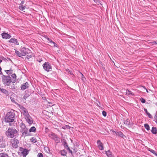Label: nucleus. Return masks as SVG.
Returning <instances> with one entry per match:
<instances>
[{"label": "nucleus", "mask_w": 157, "mask_h": 157, "mask_svg": "<svg viewBox=\"0 0 157 157\" xmlns=\"http://www.w3.org/2000/svg\"><path fill=\"white\" fill-rule=\"evenodd\" d=\"M133 95L134 94L131 91L128 90V95Z\"/></svg>", "instance_id": "nucleus-39"}, {"label": "nucleus", "mask_w": 157, "mask_h": 157, "mask_svg": "<svg viewBox=\"0 0 157 157\" xmlns=\"http://www.w3.org/2000/svg\"><path fill=\"white\" fill-rule=\"evenodd\" d=\"M5 71L8 75H12L13 73V70H5Z\"/></svg>", "instance_id": "nucleus-26"}, {"label": "nucleus", "mask_w": 157, "mask_h": 157, "mask_svg": "<svg viewBox=\"0 0 157 157\" xmlns=\"http://www.w3.org/2000/svg\"><path fill=\"white\" fill-rule=\"evenodd\" d=\"M0 91L3 94H4L5 96L7 97L8 96H9V92L8 90H7L4 89L3 88H2L1 89H0Z\"/></svg>", "instance_id": "nucleus-16"}, {"label": "nucleus", "mask_w": 157, "mask_h": 157, "mask_svg": "<svg viewBox=\"0 0 157 157\" xmlns=\"http://www.w3.org/2000/svg\"><path fill=\"white\" fill-rule=\"evenodd\" d=\"M143 88H144V89H146V92H147V93H149V92L148 91V90L146 89V87L144 86H143Z\"/></svg>", "instance_id": "nucleus-47"}, {"label": "nucleus", "mask_w": 157, "mask_h": 157, "mask_svg": "<svg viewBox=\"0 0 157 157\" xmlns=\"http://www.w3.org/2000/svg\"><path fill=\"white\" fill-rule=\"evenodd\" d=\"M10 99H11V101H12V102H15V100H14V98H12V97H10Z\"/></svg>", "instance_id": "nucleus-42"}, {"label": "nucleus", "mask_w": 157, "mask_h": 157, "mask_svg": "<svg viewBox=\"0 0 157 157\" xmlns=\"http://www.w3.org/2000/svg\"><path fill=\"white\" fill-rule=\"evenodd\" d=\"M37 157H43V154L41 153H39L37 154Z\"/></svg>", "instance_id": "nucleus-36"}, {"label": "nucleus", "mask_w": 157, "mask_h": 157, "mask_svg": "<svg viewBox=\"0 0 157 157\" xmlns=\"http://www.w3.org/2000/svg\"><path fill=\"white\" fill-rule=\"evenodd\" d=\"M60 153L62 155L67 156L66 155L67 154V152L64 149L61 150L60 152Z\"/></svg>", "instance_id": "nucleus-24"}, {"label": "nucleus", "mask_w": 157, "mask_h": 157, "mask_svg": "<svg viewBox=\"0 0 157 157\" xmlns=\"http://www.w3.org/2000/svg\"><path fill=\"white\" fill-rule=\"evenodd\" d=\"M62 144L63 145L65 148L66 149L68 148V147H69L65 140H64Z\"/></svg>", "instance_id": "nucleus-23"}, {"label": "nucleus", "mask_w": 157, "mask_h": 157, "mask_svg": "<svg viewBox=\"0 0 157 157\" xmlns=\"http://www.w3.org/2000/svg\"><path fill=\"white\" fill-rule=\"evenodd\" d=\"M5 134L7 137L13 138L17 136V131L14 128H9L8 130L5 132Z\"/></svg>", "instance_id": "nucleus-2"}, {"label": "nucleus", "mask_w": 157, "mask_h": 157, "mask_svg": "<svg viewBox=\"0 0 157 157\" xmlns=\"http://www.w3.org/2000/svg\"><path fill=\"white\" fill-rule=\"evenodd\" d=\"M32 57V56L31 55H28L26 56L27 59H28Z\"/></svg>", "instance_id": "nucleus-41"}, {"label": "nucleus", "mask_w": 157, "mask_h": 157, "mask_svg": "<svg viewBox=\"0 0 157 157\" xmlns=\"http://www.w3.org/2000/svg\"><path fill=\"white\" fill-rule=\"evenodd\" d=\"M2 38L6 39H10L11 37V36L10 35L5 32L2 34Z\"/></svg>", "instance_id": "nucleus-11"}, {"label": "nucleus", "mask_w": 157, "mask_h": 157, "mask_svg": "<svg viewBox=\"0 0 157 157\" xmlns=\"http://www.w3.org/2000/svg\"><path fill=\"white\" fill-rule=\"evenodd\" d=\"M62 128L63 129H66V125L65 126H63L62 127Z\"/></svg>", "instance_id": "nucleus-51"}, {"label": "nucleus", "mask_w": 157, "mask_h": 157, "mask_svg": "<svg viewBox=\"0 0 157 157\" xmlns=\"http://www.w3.org/2000/svg\"><path fill=\"white\" fill-rule=\"evenodd\" d=\"M53 44H54V47H57V44H56L54 42V43H53Z\"/></svg>", "instance_id": "nucleus-45"}, {"label": "nucleus", "mask_w": 157, "mask_h": 157, "mask_svg": "<svg viewBox=\"0 0 157 157\" xmlns=\"http://www.w3.org/2000/svg\"><path fill=\"white\" fill-rule=\"evenodd\" d=\"M56 140L58 141H59L58 140Z\"/></svg>", "instance_id": "nucleus-59"}, {"label": "nucleus", "mask_w": 157, "mask_h": 157, "mask_svg": "<svg viewBox=\"0 0 157 157\" xmlns=\"http://www.w3.org/2000/svg\"><path fill=\"white\" fill-rule=\"evenodd\" d=\"M81 78H82V80L83 81H84V80L86 79V78L82 73H81Z\"/></svg>", "instance_id": "nucleus-37"}, {"label": "nucleus", "mask_w": 157, "mask_h": 157, "mask_svg": "<svg viewBox=\"0 0 157 157\" xmlns=\"http://www.w3.org/2000/svg\"><path fill=\"white\" fill-rule=\"evenodd\" d=\"M21 109L23 111V114L25 116V117L29 115L27 109H26L25 108L22 107Z\"/></svg>", "instance_id": "nucleus-12"}, {"label": "nucleus", "mask_w": 157, "mask_h": 157, "mask_svg": "<svg viewBox=\"0 0 157 157\" xmlns=\"http://www.w3.org/2000/svg\"><path fill=\"white\" fill-rule=\"evenodd\" d=\"M72 149L73 150V154L75 153L76 152H77L78 151V149L76 147H74L73 148H72Z\"/></svg>", "instance_id": "nucleus-34"}, {"label": "nucleus", "mask_w": 157, "mask_h": 157, "mask_svg": "<svg viewBox=\"0 0 157 157\" xmlns=\"http://www.w3.org/2000/svg\"><path fill=\"white\" fill-rule=\"evenodd\" d=\"M9 42L11 43H13L14 44L16 45L19 44V43L17 41V39L13 38H11L9 40Z\"/></svg>", "instance_id": "nucleus-15"}, {"label": "nucleus", "mask_w": 157, "mask_h": 157, "mask_svg": "<svg viewBox=\"0 0 157 157\" xmlns=\"http://www.w3.org/2000/svg\"><path fill=\"white\" fill-rule=\"evenodd\" d=\"M48 104H52V103H51V102H48Z\"/></svg>", "instance_id": "nucleus-54"}, {"label": "nucleus", "mask_w": 157, "mask_h": 157, "mask_svg": "<svg viewBox=\"0 0 157 157\" xmlns=\"http://www.w3.org/2000/svg\"><path fill=\"white\" fill-rule=\"evenodd\" d=\"M20 52L15 50V53L19 57H21V56H25L28 54L30 53L31 51L28 48L25 47H21L20 50Z\"/></svg>", "instance_id": "nucleus-3"}, {"label": "nucleus", "mask_w": 157, "mask_h": 157, "mask_svg": "<svg viewBox=\"0 0 157 157\" xmlns=\"http://www.w3.org/2000/svg\"><path fill=\"white\" fill-rule=\"evenodd\" d=\"M152 43H153V44H157V43L155 41H154L153 42H152Z\"/></svg>", "instance_id": "nucleus-50"}, {"label": "nucleus", "mask_w": 157, "mask_h": 157, "mask_svg": "<svg viewBox=\"0 0 157 157\" xmlns=\"http://www.w3.org/2000/svg\"><path fill=\"white\" fill-rule=\"evenodd\" d=\"M26 121L29 124H31L33 123V120L30 115L25 117Z\"/></svg>", "instance_id": "nucleus-9"}, {"label": "nucleus", "mask_w": 157, "mask_h": 157, "mask_svg": "<svg viewBox=\"0 0 157 157\" xmlns=\"http://www.w3.org/2000/svg\"><path fill=\"white\" fill-rule=\"evenodd\" d=\"M29 84L28 82H26L25 83L21 85V90H24L25 89L28 88L29 87Z\"/></svg>", "instance_id": "nucleus-10"}, {"label": "nucleus", "mask_w": 157, "mask_h": 157, "mask_svg": "<svg viewBox=\"0 0 157 157\" xmlns=\"http://www.w3.org/2000/svg\"><path fill=\"white\" fill-rule=\"evenodd\" d=\"M66 128L68 129H70V127L69 126L67 125H66Z\"/></svg>", "instance_id": "nucleus-49"}, {"label": "nucleus", "mask_w": 157, "mask_h": 157, "mask_svg": "<svg viewBox=\"0 0 157 157\" xmlns=\"http://www.w3.org/2000/svg\"><path fill=\"white\" fill-rule=\"evenodd\" d=\"M49 137L54 140H55L57 138V136L54 133H52L51 134H49Z\"/></svg>", "instance_id": "nucleus-19"}, {"label": "nucleus", "mask_w": 157, "mask_h": 157, "mask_svg": "<svg viewBox=\"0 0 157 157\" xmlns=\"http://www.w3.org/2000/svg\"><path fill=\"white\" fill-rule=\"evenodd\" d=\"M6 146L5 141L3 140L2 137H0V147L4 148Z\"/></svg>", "instance_id": "nucleus-8"}, {"label": "nucleus", "mask_w": 157, "mask_h": 157, "mask_svg": "<svg viewBox=\"0 0 157 157\" xmlns=\"http://www.w3.org/2000/svg\"><path fill=\"white\" fill-rule=\"evenodd\" d=\"M30 140H31V142H33L34 143H35L36 142V139L34 137H32L30 139Z\"/></svg>", "instance_id": "nucleus-33"}, {"label": "nucleus", "mask_w": 157, "mask_h": 157, "mask_svg": "<svg viewBox=\"0 0 157 157\" xmlns=\"http://www.w3.org/2000/svg\"><path fill=\"white\" fill-rule=\"evenodd\" d=\"M126 94H127V92H126Z\"/></svg>", "instance_id": "nucleus-58"}, {"label": "nucleus", "mask_w": 157, "mask_h": 157, "mask_svg": "<svg viewBox=\"0 0 157 157\" xmlns=\"http://www.w3.org/2000/svg\"><path fill=\"white\" fill-rule=\"evenodd\" d=\"M14 83H11V84L10 85V88L12 90H14L17 87L16 86V83H15V84Z\"/></svg>", "instance_id": "nucleus-20"}, {"label": "nucleus", "mask_w": 157, "mask_h": 157, "mask_svg": "<svg viewBox=\"0 0 157 157\" xmlns=\"http://www.w3.org/2000/svg\"><path fill=\"white\" fill-rule=\"evenodd\" d=\"M121 137L124 139H125V138H126V136L124 135L123 134H122V135L121 136Z\"/></svg>", "instance_id": "nucleus-43"}, {"label": "nucleus", "mask_w": 157, "mask_h": 157, "mask_svg": "<svg viewBox=\"0 0 157 157\" xmlns=\"http://www.w3.org/2000/svg\"><path fill=\"white\" fill-rule=\"evenodd\" d=\"M154 119L155 120H157V114L156 113L155 115V116L154 117Z\"/></svg>", "instance_id": "nucleus-46"}, {"label": "nucleus", "mask_w": 157, "mask_h": 157, "mask_svg": "<svg viewBox=\"0 0 157 157\" xmlns=\"http://www.w3.org/2000/svg\"><path fill=\"white\" fill-rule=\"evenodd\" d=\"M24 98L25 99H26V98H27V97H26L25 96H24Z\"/></svg>", "instance_id": "nucleus-53"}, {"label": "nucleus", "mask_w": 157, "mask_h": 157, "mask_svg": "<svg viewBox=\"0 0 157 157\" xmlns=\"http://www.w3.org/2000/svg\"><path fill=\"white\" fill-rule=\"evenodd\" d=\"M2 82L6 86H8L11 84L12 80L10 79V75L6 76L2 75Z\"/></svg>", "instance_id": "nucleus-4"}, {"label": "nucleus", "mask_w": 157, "mask_h": 157, "mask_svg": "<svg viewBox=\"0 0 157 157\" xmlns=\"http://www.w3.org/2000/svg\"><path fill=\"white\" fill-rule=\"evenodd\" d=\"M149 151H150L151 152V153H153L155 155H156V156L157 155V154L156 151H155L154 150H153L152 149H150L149 150Z\"/></svg>", "instance_id": "nucleus-30"}, {"label": "nucleus", "mask_w": 157, "mask_h": 157, "mask_svg": "<svg viewBox=\"0 0 157 157\" xmlns=\"http://www.w3.org/2000/svg\"><path fill=\"white\" fill-rule=\"evenodd\" d=\"M0 157H9L7 154L2 153L0 154Z\"/></svg>", "instance_id": "nucleus-27"}, {"label": "nucleus", "mask_w": 157, "mask_h": 157, "mask_svg": "<svg viewBox=\"0 0 157 157\" xmlns=\"http://www.w3.org/2000/svg\"><path fill=\"white\" fill-rule=\"evenodd\" d=\"M1 88H1V87H0V89H1Z\"/></svg>", "instance_id": "nucleus-56"}, {"label": "nucleus", "mask_w": 157, "mask_h": 157, "mask_svg": "<svg viewBox=\"0 0 157 157\" xmlns=\"http://www.w3.org/2000/svg\"><path fill=\"white\" fill-rule=\"evenodd\" d=\"M144 127L148 131L150 130V127L149 125L147 124H144Z\"/></svg>", "instance_id": "nucleus-28"}, {"label": "nucleus", "mask_w": 157, "mask_h": 157, "mask_svg": "<svg viewBox=\"0 0 157 157\" xmlns=\"http://www.w3.org/2000/svg\"><path fill=\"white\" fill-rule=\"evenodd\" d=\"M39 62H40V60H39Z\"/></svg>", "instance_id": "nucleus-57"}, {"label": "nucleus", "mask_w": 157, "mask_h": 157, "mask_svg": "<svg viewBox=\"0 0 157 157\" xmlns=\"http://www.w3.org/2000/svg\"><path fill=\"white\" fill-rule=\"evenodd\" d=\"M15 119V114L13 110L8 112L6 114L5 118L6 122L9 123V125L11 126V123L13 122Z\"/></svg>", "instance_id": "nucleus-1"}, {"label": "nucleus", "mask_w": 157, "mask_h": 157, "mask_svg": "<svg viewBox=\"0 0 157 157\" xmlns=\"http://www.w3.org/2000/svg\"><path fill=\"white\" fill-rule=\"evenodd\" d=\"M20 126L21 128V130L26 128L25 124L22 123L21 124H20Z\"/></svg>", "instance_id": "nucleus-32"}, {"label": "nucleus", "mask_w": 157, "mask_h": 157, "mask_svg": "<svg viewBox=\"0 0 157 157\" xmlns=\"http://www.w3.org/2000/svg\"><path fill=\"white\" fill-rule=\"evenodd\" d=\"M43 67L44 69L48 72L52 70V66L49 62H46L44 63L43 65Z\"/></svg>", "instance_id": "nucleus-5"}, {"label": "nucleus", "mask_w": 157, "mask_h": 157, "mask_svg": "<svg viewBox=\"0 0 157 157\" xmlns=\"http://www.w3.org/2000/svg\"><path fill=\"white\" fill-rule=\"evenodd\" d=\"M113 134L114 135H116L118 136H120L121 137V136L122 135L123 133L122 132L120 131L119 132H115V131H113Z\"/></svg>", "instance_id": "nucleus-17"}, {"label": "nucleus", "mask_w": 157, "mask_h": 157, "mask_svg": "<svg viewBox=\"0 0 157 157\" xmlns=\"http://www.w3.org/2000/svg\"><path fill=\"white\" fill-rule=\"evenodd\" d=\"M11 143L12 144V146L13 147L17 148V147L18 145L17 144L19 143L18 140L16 139H11Z\"/></svg>", "instance_id": "nucleus-6"}, {"label": "nucleus", "mask_w": 157, "mask_h": 157, "mask_svg": "<svg viewBox=\"0 0 157 157\" xmlns=\"http://www.w3.org/2000/svg\"><path fill=\"white\" fill-rule=\"evenodd\" d=\"M140 100L141 102L142 103H144L146 102L145 99L142 98H140Z\"/></svg>", "instance_id": "nucleus-35"}, {"label": "nucleus", "mask_w": 157, "mask_h": 157, "mask_svg": "<svg viewBox=\"0 0 157 157\" xmlns=\"http://www.w3.org/2000/svg\"><path fill=\"white\" fill-rule=\"evenodd\" d=\"M49 41L51 43H54V42L53 41H52L51 39H50V40H49Z\"/></svg>", "instance_id": "nucleus-48"}, {"label": "nucleus", "mask_w": 157, "mask_h": 157, "mask_svg": "<svg viewBox=\"0 0 157 157\" xmlns=\"http://www.w3.org/2000/svg\"><path fill=\"white\" fill-rule=\"evenodd\" d=\"M151 132L154 134H156L157 133V129L156 127H153L151 130Z\"/></svg>", "instance_id": "nucleus-22"}, {"label": "nucleus", "mask_w": 157, "mask_h": 157, "mask_svg": "<svg viewBox=\"0 0 157 157\" xmlns=\"http://www.w3.org/2000/svg\"><path fill=\"white\" fill-rule=\"evenodd\" d=\"M102 114L104 117H106V112L105 111H102Z\"/></svg>", "instance_id": "nucleus-38"}, {"label": "nucleus", "mask_w": 157, "mask_h": 157, "mask_svg": "<svg viewBox=\"0 0 157 157\" xmlns=\"http://www.w3.org/2000/svg\"><path fill=\"white\" fill-rule=\"evenodd\" d=\"M94 0V2H95V0Z\"/></svg>", "instance_id": "nucleus-60"}, {"label": "nucleus", "mask_w": 157, "mask_h": 157, "mask_svg": "<svg viewBox=\"0 0 157 157\" xmlns=\"http://www.w3.org/2000/svg\"><path fill=\"white\" fill-rule=\"evenodd\" d=\"M67 149L68 150V151H69V153L71 154L72 156L73 157L74 155H73V151L70 149L69 147H68V148Z\"/></svg>", "instance_id": "nucleus-29"}, {"label": "nucleus", "mask_w": 157, "mask_h": 157, "mask_svg": "<svg viewBox=\"0 0 157 157\" xmlns=\"http://www.w3.org/2000/svg\"><path fill=\"white\" fill-rule=\"evenodd\" d=\"M21 132L22 134V135L25 136H29L30 135L28 129L26 128L21 131Z\"/></svg>", "instance_id": "nucleus-7"}, {"label": "nucleus", "mask_w": 157, "mask_h": 157, "mask_svg": "<svg viewBox=\"0 0 157 157\" xmlns=\"http://www.w3.org/2000/svg\"><path fill=\"white\" fill-rule=\"evenodd\" d=\"M97 144L98 148L100 150H103L104 149L103 144L100 140L97 141Z\"/></svg>", "instance_id": "nucleus-14"}, {"label": "nucleus", "mask_w": 157, "mask_h": 157, "mask_svg": "<svg viewBox=\"0 0 157 157\" xmlns=\"http://www.w3.org/2000/svg\"><path fill=\"white\" fill-rule=\"evenodd\" d=\"M147 114L148 115V117L149 118H152L153 117H152V116L149 113H147Z\"/></svg>", "instance_id": "nucleus-40"}, {"label": "nucleus", "mask_w": 157, "mask_h": 157, "mask_svg": "<svg viewBox=\"0 0 157 157\" xmlns=\"http://www.w3.org/2000/svg\"><path fill=\"white\" fill-rule=\"evenodd\" d=\"M19 9L21 10H23L25 8V6L21 5L19 7Z\"/></svg>", "instance_id": "nucleus-31"}, {"label": "nucleus", "mask_w": 157, "mask_h": 157, "mask_svg": "<svg viewBox=\"0 0 157 157\" xmlns=\"http://www.w3.org/2000/svg\"><path fill=\"white\" fill-rule=\"evenodd\" d=\"M36 131V128L34 127L33 126L29 130V133H30V132H35Z\"/></svg>", "instance_id": "nucleus-25"}, {"label": "nucleus", "mask_w": 157, "mask_h": 157, "mask_svg": "<svg viewBox=\"0 0 157 157\" xmlns=\"http://www.w3.org/2000/svg\"><path fill=\"white\" fill-rule=\"evenodd\" d=\"M144 111L145 112V113L147 114V113H148V112L147 110L146 109H144Z\"/></svg>", "instance_id": "nucleus-44"}, {"label": "nucleus", "mask_w": 157, "mask_h": 157, "mask_svg": "<svg viewBox=\"0 0 157 157\" xmlns=\"http://www.w3.org/2000/svg\"><path fill=\"white\" fill-rule=\"evenodd\" d=\"M51 105L52 106L53 105Z\"/></svg>", "instance_id": "nucleus-55"}, {"label": "nucleus", "mask_w": 157, "mask_h": 157, "mask_svg": "<svg viewBox=\"0 0 157 157\" xmlns=\"http://www.w3.org/2000/svg\"><path fill=\"white\" fill-rule=\"evenodd\" d=\"M105 153L108 157H114L112 152L110 150H109L107 151H105Z\"/></svg>", "instance_id": "nucleus-18"}, {"label": "nucleus", "mask_w": 157, "mask_h": 157, "mask_svg": "<svg viewBox=\"0 0 157 157\" xmlns=\"http://www.w3.org/2000/svg\"><path fill=\"white\" fill-rule=\"evenodd\" d=\"M17 76L14 73L12 74L10 77V79L12 80V83H15L17 79Z\"/></svg>", "instance_id": "nucleus-13"}, {"label": "nucleus", "mask_w": 157, "mask_h": 157, "mask_svg": "<svg viewBox=\"0 0 157 157\" xmlns=\"http://www.w3.org/2000/svg\"><path fill=\"white\" fill-rule=\"evenodd\" d=\"M22 155L24 157H25L29 153V151L27 149H25L22 152Z\"/></svg>", "instance_id": "nucleus-21"}, {"label": "nucleus", "mask_w": 157, "mask_h": 157, "mask_svg": "<svg viewBox=\"0 0 157 157\" xmlns=\"http://www.w3.org/2000/svg\"><path fill=\"white\" fill-rule=\"evenodd\" d=\"M46 39H47V40H48V41H49V40H50V39L49 38H48V37L47 38H46Z\"/></svg>", "instance_id": "nucleus-52"}]
</instances>
